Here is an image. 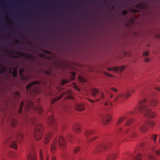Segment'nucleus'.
<instances>
[{"instance_id": "9d476101", "label": "nucleus", "mask_w": 160, "mask_h": 160, "mask_svg": "<svg viewBox=\"0 0 160 160\" xmlns=\"http://www.w3.org/2000/svg\"><path fill=\"white\" fill-rule=\"evenodd\" d=\"M58 143L59 148L62 150L66 148V142L64 138L62 136L59 137L58 139Z\"/></svg>"}, {"instance_id": "e433bc0d", "label": "nucleus", "mask_w": 160, "mask_h": 160, "mask_svg": "<svg viewBox=\"0 0 160 160\" xmlns=\"http://www.w3.org/2000/svg\"><path fill=\"white\" fill-rule=\"evenodd\" d=\"M157 135H153L152 136V139L155 142H156V138H157Z\"/></svg>"}, {"instance_id": "dca6fc26", "label": "nucleus", "mask_w": 160, "mask_h": 160, "mask_svg": "<svg viewBox=\"0 0 160 160\" xmlns=\"http://www.w3.org/2000/svg\"><path fill=\"white\" fill-rule=\"evenodd\" d=\"M48 125L51 127H54L56 125V124L55 122L54 118L52 116H51L48 118Z\"/></svg>"}, {"instance_id": "864d4df0", "label": "nucleus", "mask_w": 160, "mask_h": 160, "mask_svg": "<svg viewBox=\"0 0 160 160\" xmlns=\"http://www.w3.org/2000/svg\"><path fill=\"white\" fill-rule=\"evenodd\" d=\"M144 146V144L143 143H141L140 145V147L141 148H143Z\"/></svg>"}, {"instance_id": "b1692460", "label": "nucleus", "mask_w": 160, "mask_h": 160, "mask_svg": "<svg viewBox=\"0 0 160 160\" xmlns=\"http://www.w3.org/2000/svg\"><path fill=\"white\" fill-rule=\"evenodd\" d=\"M91 91L92 93V96L94 97H96L97 96V94H98L99 93L98 90L96 88H91Z\"/></svg>"}, {"instance_id": "58836bf2", "label": "nucleus", "mask_w": 160, "mask_h": 160, "mask_svg": "<svg viewBox=\"0 0 160 160\" xmlns=\"http://www.w3.org/2000/svg\"><path fill=\"white\" fill-rule=\"evenodd\" d=\"M2 70H0V73H2L4 71H6V67H5L2 66Z\"/></svg>"}, {"instance_id": "cd10ccee", "label": "nucleus", "mask_w": 160, "mask_h": 160, "mask_svg": "<svg viewBox=\"0 0 160 160\" xmlns=\"http://www.w3.org/2000/svg\"><path fill=\"white\" fill-rule=\"evenodd\" d=\"M148 160H156L154 155L152 154L148 155Z\"/></svg>"}, {"instance_id": "1a4fd4ad", "label": "nucleus", "mask_w": 160, "mask_h": 160, "mask_svg": "<svg viewBox=\"0 0 160 160\" xmlns=\"http://www.w3.org/2000/svg\"><path fill=\"white\" fill-rule=\"evenodd\" d=\"M100 118L103 123L106 125L108 124L110 122L111 116L109 114H107L101 116Z\"/></svg>"}, {"instance_id": "09e8293b", "label": "nucleus", "mask_w": 160, "mask_h": 160, "mask_svg": "<svg viewBox=\"0 0 160 160\" xmlns=\"http://www.w3.org/2000/svg\"><path fill=\"white\" fill-rule=\"evenodd\" d=\"M132 134L131 135V136L132 137H135L136 136L135 133L134 132H133V131H132Z\"/></svg>"}, {"instance_id": "f257e3e1", "label": "nucleus", "mask_w": 160, "mask_h": 160, "mask_svg": "<svg viewBox=\"0 0 160 160\" xmlns=\"http://www.w3.org/2000/svg\"><path fill=\"white\" fill-rule=\"evenodd\" d=\"M158 103V102L156 100L152 99L148 102L145 99L140 102L135 111L131 112L130 114H132L137 111L140 113H143L144 115L147 118H154L156 116V114L154 112L151 111L150 107H155Z\"/></svg>"}, {"instance_id": "a211bd4d", "label": "nucleus", "mask_w": 160, "mask_h": 160, "mask_svg": "<svg viewBox=\"0 0 160 160\" xmlns=\"http://www.w3.org/2000/svg\"><path fill=\"white\" fill-rule=\"evenodd\" d=\"M34 105L32 102L29 101L27 102V104L24 107L25 110H28L34 108Z\"/></svg>"}, {"instance_id": "20e7f679", "label": "nucleus", "mask_w": 160, "mask_h": 160, "mask_svg": "<svg viewBox=\"0 0 160 160\" xmlns=\"http://www.w3.org/2000/svg\"><path fill=\"white\" fill-rule=\"evenodd\" d=\"M110 142H108L106 143H102L98 145L95 148L93 152L96 154H98L103 150H107L112 146Z\"/></svg>"}, {"instance_id": "f3484780", "label": "nucleus", "mask_w": 160, "mask_h": 160, "mask_svg": "<svg viewBox=\"0 0 160 160\" xmlns=\"http://www.w3.org/2000/svg\"><path fill=\"white\" fill-rule=\"evenodd\" d=\"M28 160H36L35 152L32 150L28 155Z\"/></svg>"}, {"instance_id": "774afa93", "label": "nucleus", "mask_w": 160, "mask_h": 160, "mask_svg": "<svg viewBox=\"0 0 160 160\" xmlns=\"http://www.w3.org/2000/svg\"><path fill=\"white\" fill-rule=\"evenodd\" d=\"M18 40H16L15 41V43H18Z\"/></svg>"}, {"instance_id": "3c124183", "label": "nucleus", "mask_w": 160, "mask_h": 160, "mask_svg": "<svg viewBox=\"0 0 160 160\" xmlns=\"http://www.w3.org/2000/svg\"><path fill=\"white\" fill-rule=\"evenodd\" d=\"M104 97V95L103 93L102 92L101 93V95L100 96V98H103Z\"/></svg>"}, {"instance_id": "7ed1b4c3", "label": "nucleus", "mask_w": 160, "mask_h": 160, "mask_svg": "<svg viewBox=\"0 0 160 160\" xmlns=\"http://www.w3.org/2000/svg\"><path fill=\"white\" fill-rule=\"evenodd\" d=\"M43 129V126L41 124H37L35 127L34 133V138L36 140L39 141L42 137Z\"/></svg>"}, {"instance_id": "4468645a", "label": "nucleus", "mask_w": 160, "mask_h": 160, "mask_svg": "<svg viewBox=\"0 0 160 160\" xmlns=\"http://www.w3.org/2000/svg\"><path fill=\"white\" fill-rule=\"evenodd\" d=\"M57 139L55 138L52 143L50 147L51 152L52 153H54L55 150L57 149Z\"/></svg>"}, {"instance_id": "473e14b6", "label": "nucleus", "mask_w": 160, "mask_h": 160, "mask_svg": "<svg viewBox=\"0 0 160 160\" xmlns=\"http://www.w3.org/2000/svg\"><path fill=\"white\" fill-rule=\"evenodd\" d=\"M68 82V81L65 79H62L61 82V84L62 85L67 83Z\"/></svg>"}, {"instance_id": "a19ab883", "label": "nucleus", "mask_w": 160, "mask_h": 160, "mask_svg": "<svg viewBox=\"0 0 160 160\" xmlns=\"http://www.w3.org/2000/svg\"><path fill=\"white\" fill-rule=\"evenodd\" d=\"M51 160H57V158L55 156L52 155H51Z\"/></svg>"}, {"instance_id": "13d9d810", "label": "nucleus", "mask_w": 160, "mask_h": 160, "mask_svg": "<svg viewBox=\"0 0 160 160\" xmlns=\"http://www.w3.org/2000/svg\"><path fill=\"white\" fill-rule=\"evenodd\" d=\"M14 58H19V57L17 55H15L14 56Z\"/></svg>"}, {"instance_id": "69168bd1", "label": "nucleus", "mask_w": 160, "mask_h": 160, "mask_svg": "<svg viewBox=\"0 0 160 160\" xmlns=\"http://www.w3.org/2000/svg\"><path fill=\"white\" fill-rule=\"evenodd\" d=\"M131 92L132 93H134L135 92V91L133 90H132L131 91Z\"/></svg>"}, {"instance_id": "338daca9", "label": "nucleus", "mask_w": 160, "mask_h": 160, "mask_svg": "<svg viewBox=\"0 0 160 160\" xmlns=\"http://www.w3.org/2000/svg\"><path fill=\"white\" fill-rule=\"evenodd\" d=\"M113 97V95H111L110 96V98H112Z\"/></svg>"}, {"instance_id": "72a5a7b5", "label": "nucleus", "mask_w": 160, "mask_h": 160, "mask_svg": "<svg viewBox=\"0 0 160 160\" xmlns=\"http://www.w3.org/2000/svg\"><path fill=\"white\" fill-rule=\"evenodd\" d=\"M80 147H76L73 150V152L74 153H77L80 150Z\"/></svg>"}, {"instance_id": "f03ea898", "label": "nucleus", "mask_w": 160, "mask_h": 160, "mask_svg": "<svg viewBox=\"0 0 160 160\" xmlns=\"http://www.w3.org/2000/svg\"><path fill=\"white\" fill-rule=\"evenodd\" d=\"M40 82L38 81H33L28 84L26 86V88L28 93L31 95L35 96L40 92L39 85Z\"/></svg>"}, {"instance_id": "4d7b16f0", "label": "nucleus", "mask_w": 160, "mask_h": 160, "mask_svg": "<svg viewBox=\"0 0 160 160\" xmlns=\"http://www.w3.org/2000/svg\"><path fill=\"white\" fill-rule=\"evenodd\" d=\"M75 74L74 72H73L72 73V79L73 80V79L75 78Z\"/></svg>"}, {"instance_id": "603ef678", "label": "nucleus", "mask_w": 160, "mask_h": 160, "mask_svg": "<svg viewBox=\"0 0 160 160\" xmlns=\"http://www.w3.org/2000/svg\"><path fill=\"white\" fill-rule=\"evenodd\" d=\"M67 98H68V99H73V97L71 96H68L67 97Z\"/></svg>"}, {"instance_id": "ddd939ff", "label": "nucleus", "mask_w": 160, "mask_h": 160, "mask_svg": "<svg viewBox=\"0 0 160 160\" xmlns=\"http://www.w3.org/2000/svg\"><path fill=\"white\" fill-rule=\"evenodd\" d=\"M81 126L78 123L74 124L72 127V129L73 132L76 133H79L81 132Z\"/></svg>"}, {"instance_id": "5701e85b", "label": "nucleus", "mask_w": 160, "mask_h": 160, "mask_svg": "<svg viewBox=\"0 0 160 160\" xmlns=\"http://www.w3.org/2000/svg\"><path fill=\"white\" fill-rule=\"evenodd\" d=\"M25 71V69L24 68H21L19 70V74L23 80H26L28 79V77H25L24 76L23 73Z\"/></svg>"}, {"instance_id": "49530a36", "label": "nucleus", "mask_w": 160, "mask_h": 160, "mask_svg": "<svg viewBox=\"0 0 160 160\" xmlns=\"http://www.w3.org/2000/svg\"><path fill=\"white\" fill-rule=\"evenodd\" d=\"M148 54V52L147 51H146L143 52V55L145 56H147Z\"/></svg>"}, {"instance_id": "6e6d98bb", "label": "nucleus", "mask_w": 160, "mask_h": 160, "mask_svg": "<svg viewBox=\"0 0 160 160\" xmlns=\"http://www.w3.org/2000/svg\"><path fill=\"white\" fill-rule=\"evenodd\" d=\"M150 60V59L149 58H146L145 59V61L146 62H148Z\"/></svg>"}, {"instance_id": "4be33fe9", "label": "nucleus", "mask_w": 160, "mask_h": 160, "mask_svg": "<svg viewBox=\"0 0 160 160\" xmlns=\"http://www.w3.org/2000/svg\"><path fill=\"white\" fill-rule=\"evenodd\" d=\"M39 157L40 160H49V156L48 154L46 155L44 159L42 155V150L39 151Z\"/></svg>"}, {"instance_id": "79ce46f5", "label": "nucleus", "mask_w": 160, "mask_h": 160, "mask_svg": "<svg viewBox=\"0 0 160 160\" xmlns=\"http://www.w3.org/2000/svg\"><path fill=\"white\" fill-rule=\"evenodd\" d=\"M44 72L46 74L49 75L51 74V72L49 70H45L44 71Z\"/></svg>"}, {"instance_id": "9b49d317", "label": "nucleus", "mask_w": 160, "mask_h": 160, "mask_svg": "<svg viewBox=\"0 0 160 160\" xmlns=\"http://www.w3.org/2000/svg\"><path fill=\"white\" fill-rule=\"evenodd\" d=\"M16 54L22 57L29 59L32 61H34L35 60V57L31 55L18 52H16Z\"/></svg>"}, {"instance_id": "f8f14e48", "label": "nucleus", "mask_w": 160, "mask_h": 160, "mask_svg": "<svg viewBox=\"0 0 160 160\" xmlns=\"http://www.w3.org/2000/svg\"><path fill=\"white\" fill-rule=\"evenodd\" d=\"M131 95V93L128 92L126 94H121L116 96L115 98V100L117 101L118 99V98H120V100L121 102H123L127 98H129Z\"/></svg>"}, {"instance_id": "6e6552de", "label": "nucleus", "mask_w": 160, "mask_h": 160, "mask_svg": "<svg viewBox=\"0 0 160 160\" xmlns=\"http://www.w3.org/2000/svg\"><path fill=\"white\" fill-rule=\"evenodd\" d=\"M95 133V131L93 130H88L86 131L85 133V135L88 139V143H90L91 142L93 141V140H95L96 138H97V137H95L91 139H89V137L92 135L94 134Z\"/></svg>"}, {"instance_id": "052dcab7", "label": "nucleus", "mask_w": 160, "mask_h": 160, "mask_svg": "<svg viewBox=\"0 0 160 160\" xmlns=\"http://www.w3.org/2000/svg\"><path fill=\"white\" fill-rule=\"evenodd\" d=\"M6 142H7L6 143H8L9 142H10L11 141H10V140H9V139Z\"/></svg>"}, {"instance_id": "412c9836", "label": "nucleus", "mask_w": 160, "mask_h": 160, "mask_svg": "<svg viewBox=\"0 0 160 160\" xmlns=\"http://www.w3.org/2000/svg\"><path fill=\"white\" fill-rule=\"evenodd\" d=\"M52 136V133L50 132H48L47 134L44 139V142L45 144H47L48 143L49 139L51 138Z\"/></svg>"}, {"instance_id": "c03bdc74", "label": "nucleus", "mask_w": 160, "mask_h": 160, "mask_svg": "<svg viewBox=\"0 0 160 160\" xmlns=\"http://www.w3.org/2000/svg\"><path fill=\"white\" fill-rule=\"evenodd\" d=\"M110 89L112 90V91H113L115 92H117L118 91V90L117 89L113 88H110Z\"/></svg>"}, {"instance_id": "bf43d9fd", "label": "nucleus", "mask_w": 160, "mask_h": 160, "mask_svg": "<svg viewBox=\"0 0 160 160\" xmlns=\"http://www.w3.org/2000/svg\"><path fill=\"white\" fill-rule=\"evenodd\" d=\"M105 74L106 75L108 76H109V77H111V75H110V74H109L108 73H107V72H105Z\"/></svg>"}, {"instance_id": "f704fd0d", "label": "nucleus", "mask_w": 160, "mask_h": 160, "mask_svg": "<svg viewBox=\"0 0 160 160\" xmlns=\"http://www.w3.org/2000/svg\"><path fill=\"white\" fill-rule=\"evenodd\" d=\"M12 74L14 78H16L17 76V71L16 70H14L12 72Z\"/></svg>"}, {"instance_id": "c85d7f7f", "label": "nucleus", "mask_w": 160, "mask_h": 160, "mask_svg": "<svg viewBox=\"0 0 160 160\" xmlns=\"http://www.w3.org/2000/svg\"><path fill=\"white\" fill-rule=\"evenodd\" d=\"M36 111L38 112V113L39 114H41L42 112V108L39 106L37 107L36 108Z\"/></svg>"}, {"instance_id": "0e129e2a", "label": "nucleus", "mask_w": 160, "mask_h": 160, "mask_svg": "<svg viewBox=\"0 0 160 160\" xmlns=\"http://www.w3.org/2000/svg\"><path fill=\"white\" fill-rule=\"evenodd\" d=\"M129 129H128L126 131H125V133L128 132L129 131Z\"/></svg>"}, {"instance_id": "aec40b11", "label": "nucleus", "mask_w": 160, "mask_h": 160, "mask_svg": "<svg viewBox=\"0 0 160 160\" xmlns=\"http://www.w3.org/2000/svg\"><path fill=\"white\" fill-rule=\"evenodd\" d=\"M70 92L69 91H68L67 92H65L64 93H62L61 95V96H60L58 97H57V98H54L53 99V100L52 101V104H53L56 101L60 99L62 97H63L64 96V95L65 94H70Z\"/></svg>"}, {"instance_id": "680f3d73", "label": "nucleus", "mask_w": 160, "mask_h": 160, "mask_svg": "<svg viewBox=\"0 0 160 160\" xmlns=\"http://www.w3.org/2000/svg\"><path fill=\"white\" fill-rule=\"evenodd\" d=\"M88 100L89 101H90L92 102H94V100H90V99H88Z\"/></svg>"}, {"instance_id": "ea45409f", "label": "nucleus", "mask_w": 160, "mask_h": 160, "mask_svg": "<svg viewBox=\"0 0 160 160\" xmlns=\"http://www.w3.org/2000/svg\"><path fill=\"white\" fill-rule=\"evenodd\" d=\"M128 13V11L127 10H124L122 11L121 13L124 16L126 15Z\"/></svg>"}, {"instance_id": "e2e57ef3", "label": "nucleus", "mask_w": 160, "mask_h": 160, "mask_svg": "<svg viewBox=\"0 0 160 160\" xmlns=\"http://www.w3.org/2000/svg\"><path fill=\"white\" fill-rule=\"evenodd\" d=\"M152 94V95H153V96H156V93L155 92H153Z\"/></svg>"}, {"instance_id": "5fc2aeb1", "label": "nucleus", "mask_w": 160, "mask_h": 160, "mask_svg": "<svg viewBox=\"0 0 160 160\" xmlns=\"http://www.w3.org/2000/svg\"><path fill=\"white\" fill-rule=\"evenodd\" d=\"M155 89L157 91H160V87L156 88Z\"/></svg>"}, {"instance_id": "a878e982", "label": "nucleus", "mask_w": 160, "mask_h": 160, "mask_svg": "<svg viewBox=\"0 0 160 160\" xmlns=\"http://www.w3.org/2000/svg\"><path fill=\"white\" fill-rule=\"evenodd\" d=\"M133 160H142V155L140 153L137 154L134 157Z\"/></svg>"}, {"instance_id": "c9c22d12", "label": "nucleus", "mask_w": 160, "mask_h": 160, "mask_svg": "<svg viewBox=\"0 0 160 160\" xmlns=\"http://www.w3.org/2000/svg\"><path fill=\"white\" fill-rule=\"evenodd\" d=\"M79 79L80 81L82 82H84L86 81L85 79H84L83 78L79 76Z\"/></svg>"}, {"instance_id": "bb28decb", "label": "nucleus", "mask_w": 160, "mask_h": 160, "mask_svg": "<svg viewBox=\"0 0 160 160\" xmlns=\"http://www.w3.org/2000/svg\"><path fill=\"white\" fill-rule=\"evenodd\" d=\"M18 122L17 120L15 119H13L11 122V125L12 127H14L17 125Z\"/></svg>"}, {"instance_id": "a18cd8bd", "label": "nucleus", "mask_w": 160, "mask_h": 160, "mask_svg": "<svg viewBox=\"0 0 160 160\" xmlns=\"http://www.w3.org/2000/svg\"><path fill=\"white\" fill-rule=\"evenodd\" d=\"M74 87L76 89L78 90V91L80 90V89L78 87L75 83H74Z\"/></svg>"}, {"instance_id": "423d86ee", "label": "nucleus", "mask_w": 160, "mask_h": 160, "mask_svg": "<svg viewBox=\"0 0 160 160\" xmlns=\"http://www.w3.org/2000/svg\"><path fill=\"white\" fill-rule=\"evenodd\" d=\"M154 123L152 121H148L144 125L140 127V130L142 132H145L148 131V127L149 126L152 127L154 126Z\"/></svg>"}, {"instance_id": "0eeeda50", "label": "nucleus", "mask_w": 160, "mask_h": 160, "mask_svg": "<svg viewBox=\"0 0 160 160\" xmlns=\"http://www.w3.org/2000/svg\"><path fill=\"white\" fill-rule=\"evenodd\" d=\"M128 115L126 116H123L120 117L118 119L117 125H119L124 120L126 119V118H128L125 124V126H128L131 124L133 122V120L132 119L128 118Z\"/></svg>"}, {"instance_id": "8fccbe9b", "label": "nucleus", "mask_w": 160, "mask_h": 160, "mask_svg": "<svg viewBox=\"0 0 160 160\" xmlns=\"http://www.w3.org/2000/svg\"><path fill=\"white\" fill-rule=\"evenodd\" d=\"M15 94L16 96H20V92L18 91L15 93Z\"/></svg>"}, {"instance_id": "37998d69", "label": "nucleus", "mask_w": 160, "mask_h": 160, "mask_svg": "<svg viewBox=\"0 0 160 160\" xmlns=\"http://www.w3.org/2000/svg\"><path fill=\"white\" fill-rule=\"evenodd\" d=\"M155 152L157 155H160V150H156L155 151Z\"/></svg>"}, {"instance_id": "7c9ffc66", "label": "nucleus", "mask_w": 160, "mask_h": 160, "mask_svg": "<svg viewBox=\"0 0 160 160\" xmlns=\"http://www.w3.org/2000/svg\"><path fill=\"white\" fill-rule=\"evenodd\" d=\"M136 7L139 9H143L144 7L142 3H139L136 5Z\"/></svg>"}, {"instance_id": "6ab92c4d", "label": "nucleus", "mask_w": 160, "mask_h": 160, "mask_svg": "<svg viewBox=\"0 0 160 160\" xmlns=\"http://www.w3.org/2000/svg\"><path fill=\"white\" fill-rule=\"evenodd\" d=\"M125 68V67L124 66H122L120 67H115L113 68H108V69L109 71L113 70L115 71H119L121 72H122Z\"/></svg>"}, {"instance_id": "c756f323", "label": "nucleus", "mask_w": 160, "mask_h": 160, "mask_svg": "<svg viewBox=\"0 0 160 160\" xmlns=\"http://www.w3.org/2000/svg\"><path fill=\"white\" fill-rule=\"evenodd\" d=\"M24 104V102L23 101H22L21 103V104H20V106L19 109V110L18 111L19 113H22V108Z\"/></svg>"}, {"instance_id": "4c0bfd02", "label": "nucleus", "mask_w": 160, "mask_h": 160, "mask_svg": "<svg viewBox=\"0 0 160 160\" xmlns=\"http://www.w3.org/2000/svg\"><path fill=\"white\" fill-rule=\"evenodd\" d=\"M104 104L105 106H107L110 104V102L107 100H106V101L104 103Z\"/></svg>"}, {"instance_id": "2f4dec72", "label": "nucleus", "mask_w": 160, "mask_h": 160, "mask_svg": "<svg viewBox=\"0 0 160 160\" xmlns=\"http://www.w3.org/2000/svg\"><path fill=\"white\" fill-rule=\"evenodd\" d=\"M66 138L68 140L71 142H72L71 139L72 138V135L69 134H68L66 137Z\"/></svg>"}, {"instance_id": "de8ad7c7", "label": "nucleus", "mask_w": 160, "mask_h": 160, "mask_svg": "<svg viewBox=\"0 0 160 160\" xmlns=\"http://www.w3.org/2000/svg\"><path fill=\"white\" fill-rule=\"evenodd\" d=\"M12 155L13 158H15L16 156L17 155V154L15 152H12Z\"/></svg>"}, {"instance_id": "2eb2a0df", "label": "nucleus", "mask_w": 160, "mask_h": 160, "mask_svg": "<svg viewBox=\"0 0 160 160\" xmlns=\"http://www.w3.org/2000/svg\"><path fill=\"white\" fill-rule=\"evenodd\" d=\"M75 109L77 111L82 112L84 110L85 107L83 104H77L75 105Z\"/></svg>"}, {"instance_id": "393cba45", "label": "nucleus", "mask_w": 160, "mask_h": 160, "mask_svg": "<svg viewBox=\"0 0 160 160\" xmlns=\"http://www.w3.org/2000/svg\"><path fill=\"white\" fill-rule=\"evenodd\" d=\"M117 157L116 154L110 155L107 158L106 160H114Z\"/></svg>"}, {"instance_id": "39448f33", "label": "nucleus", "mask_w": 160, "mask_h": 160, "mask_svg": "<svg viewBox=\"0 0 160 160\" xmlns=\"http://www.w3.org/2000/svg\"><path fill=\"white\" fill-rule=\"evenodd\" d=\"M23 136L22 132H18L16 134L14 140L16 139L18 141H20L23 138ZM10 146L15 149H17V144L15 140L12 142Z\"/></svg>"}]
</instances>
